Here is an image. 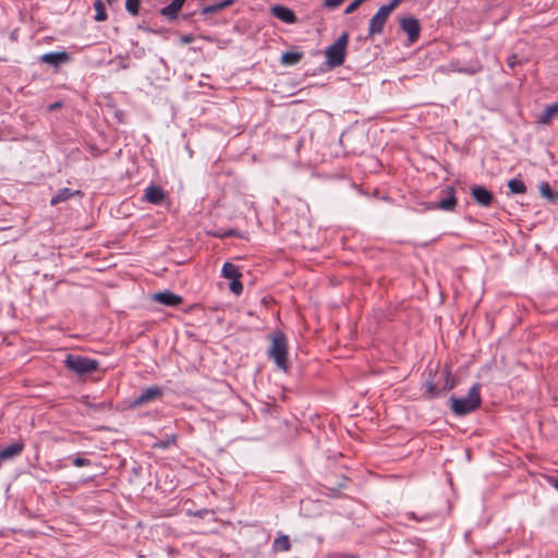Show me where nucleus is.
<instances>
[{
	"instance_id": "obj_12",
	"label": "nucleus",
	"mask_w": 558,
	"mask_h": 558,
	"mask_svg": "<svg viewBox=\"0 0 558 558\" xmlns=\"http://www.w3.org/2000/svg\"><path fill=\"white\" fill-rule=\"evenodd\" d=\"M153 299L167 306H178L183 302L182 296L168 290L155 293Z\"/></svg>"
},
{
	"instance_id": "obj_36",
	"label": "nucleus",
	"mask_w": 558,
	"mask_h": 558,
	"mask_svg": "<svg viewBox=\"0 0 558 558\" xmlns=\"http://www.w3.org/2000/svg\"><path fill=\"white\" fill-rule=\"evenodd\" d=\"M548 481L558 490V477L550 476Z\"/></svg>"
},
{
	"instance_id": "obj_29",
	"label": "nucleus",
	"mask_w": 558,
	"mask_h": 558,
	"mask_svg": "<svg viewBox=\"0 0 558 558\" xmlns=\"http://www.w3.org/2000/svg\"><path fill=\"white\" fill-rule=\"evenodd\" d=\"M229 289L235 295H240L242 293V291H243V284L240 281V278L231 280V282L229 284Z\"/></svg>"
},
{
	"instance_id": "obj_28",
	"label": "nucleus",
	"mask_w": 558,
	"mask_h": 558,
	"mask_svg": "<svg viewBox=\"0 0 558 558\" xmlns=\"http://www.w3.org/2000/svg\"><path fill=\"white\" fill-rule=\"evenodd\" d=\"M175 439H177L175 435L172 434V435L168 436L166 439L155 442L153 445V448L167 449L175 442Z\"/></svg>"
},
{
	"instance_id": "obj_41",
	"label": "nucleus",
	"mask_w": 558,
	"mask_h": 558,
	"mask_svg": "<svg viewBox=\"0 0 558 558\" xmlns=\"http://www.w3.org/2000/svg\"><path fill=\"white\" fill-rule=\"evenodd\" d=\"M121 116H122V112H120V113L118 112L117 113V117L119 118L120 121H121Z\"/></svg>"
},
{
	"instance_id": "obj_21",
	"label": "nucleus",
	"mask_w": 558,
	"mask_h": 558,
	"mask_svg": "<svg viewBox=\"0 0 558 558\" xmlns=\"http://www.w3.org/2000/svg\"><path fill=\"white\" fill-rule=\"evenodd\" d=\"M441 377L444 378V384L441 385V390L446 393L451 390L456 386V379L451 376V372L448 366L445 367Z\"/></svg>"
},
{
	"instance_id": "obj_9",
	"label": "nucleus",
	"mask_w": 558,
	"mask_h": 558,
	"mask_svg": "<svg viewBox=\"0 0 558 558\" xmlns=\"http://www.w3.org/2000/svg\"><path fill=\"white\" fill-rule=\"evenodd\" d=\"M70 59V54L65 51L48 52L39 58L40 62L52 66H59L61 64L68 63Z\"/></svg>"
},
{
	"instance_id": "obj_24",
	"label": "nucleus",
	"mask_w": 558,
	"mask_h": 558,
	"mask_svg": "<svg viewBox=\"0 0 558 558\" xmlns=\"http://www.w3.org/2000/svg\"><path fill=\"white\" fill-rule=\"evenodd\" d=\"M539 193L543 197L553 203H556V193L547 182H544L539 185Z\"/></svg>"
},
{
	"instance_id": "obj_43",
	"label": "nucleus",
	"mask_w": 558,
	"mask_h": 558,
	"mask_svg": "<svg viewBox=\"0 0 558 558\" xmlns=\"http://www.w3.org/2000/svg\"><path fill=\"white\" fill-rule=\"evenodd\" d=\"M121 153V149H118V151L114 153V155H119Z\"/></svg>"
},
{
	"instance_id": "obj_35",
	"label": "nucleus",
	"mask_w": 558,
	"mask_h": 558,
	"mask_svg": "<svg viewBox=\"0 0 558 558\" xmlns=\"http://www.w3.org/2000/svg\"><path fill=\"white\" fill-rule=\"evenodd\" d=\"M194 39V37L192 35H184L182 38H181V41L184 43V44H190L192 43Z\"/></svg>"
},
{
	"instance_id": "obj_37",
	"label": "nucleus",
	"mask_w": 558,
	"mask_h": 558,
	"mask_svg": "<svg viewBox=\"0 0 558 558\" xmlns=\"http://www.w3.org/2000/svg\"><path fill=\"white\" fill-rule=\"evenodd\" d=\"M58 108H61V102H54L49 106L50 111L57 110Z\"/></svg>"
},
{
	"instance_id": "obj_32",
	"label": "nucleus",
	"mask_w": 558,
	"mask_h": 558,
	"mask_svg": "<svg viewBox=\"0 0 558 558\" xmlns=\"http://www.w3.org/2000/svg\"><path fill=\"white\" fill-rule=\"evenodd\" d=\"M402 1L403 0H391L388 4L381 7L385 8L389 13H392Z\"/></svg>"
},
{
	"instance_id": "obj_6",
	"label": "nucleus",
	"mask_w": 558,
	"mask_h": 558,
	"mask_svg": "<svg viewBox=\"0 0 558 558\" xmlns=\"http://www.w3.org/2000/svg\"><path fill=\"white\" fill-rule=\"evenodd\" d=\"M400 28L408 35L409 44L416 43L421 34V25L417 19L405 16L400 19Z\"/></svg>"
},
{
	"instance_id": "obj_16",
	"label": "nucleus",
	"mask_w": 558,
	"mask_h": 558,
	"mask_svg": "<svg viewBox=\"0 0 558 558\" xmlns=\"http://www.w3.org/2000/svg\"><path fill=\"white\" fill-rule=\"evenodd\" d=\"M557 116H558V101L555 104H551L545 108V110L538 118V122L543 123V124H548Z\"/></svg>"
},
{
	"instance_id": "obj_30",
	"label": "nucleus",
	"mask_w": 558,
	"mask_h": 558,
	"mask_svg": "<svg viewBox=\"0 0 558 558\" xmlns=\"http://www.w3.org/2000/svg\"><path fill=\"white\" fill-rule=\"evenodd\" d=\"M221 11L218 3L204 7L201 11L202 15H209Z\"/></svg>"
},
{
	"instance_id": "obj_42",
	"label": "nucleus",
	"mask_w": 558,
	"mask_h": 558,
	"mask_svg": "<svg viewBox=\"0 0 558 558\" xmlns=\"http://www.w3.org/2000/svg\"><path fill=\"white\" fill-rule=\"evenodd\" d=\"M555 193H556V202H558V191L557 192L555 191Z\"/></svg>"
},
{
	"instance_id": "obj_17",
	"label": "nucleus",
	"mask_w": 558,
	"mask_h": 558,
	"mask_svg": "<svg viewBox=\"0 0 558 558\" xmlns=\"http://www.w3.org/2000/svg\"><path fill=\"white\" fill-rule=\"evenodd\" d=\"M221 275L223 278L230 279V280L242 277V274L240 272L239 267L230 262H227L223 264L222 269H221Z\"/></svg>"
},
{
	"instance_id": "obj_13",
	"label": "nucleus",
	"mask_w": 558,
	"mask_h": 558,
	"mask_svg": "<svg viewBox=\"0 0 558 558\" xmlns=\"http://www.w3.org/2000/svg\"><path fill=\"white\" fill-rule=\"evenodd\" d=\"M165 198V193L158 185H150L145 191V199L150 204H160Z\"/></svg>"
},
{
	"instance_id": "obj_22",
	"label": "nucleus",
	"mask_w": 558,
	"mask_h": 558,
	"mask_svg": "<svg viewBox=\"0 0 558 558\" xmlns=\"http://www.w3.org/2000/svg\"><path fill=\"white\" fill-rule=\"evenodd\" d=\"M107 144L108 142H101V146H98L94 142H86V148L93 155V157H99L102 153H107L109 150Z\"/></svg>"
},
{
	"instance_id": "obj_40",
	"label": "nucleus",
	"mask_w": 558,
	"mask_h": 558,
	"mask_svg": "<svg viewBox=\"0 0 558 558\" xmlns=\"http://www.w3.org/2000/svg\"><path fill=\"white\" fill-rule=\"evenodd\" d=\"M108 2V4H113L117 0H106Z\"/></svg>"
},
{
	"instance_id": "obj_3",
	"label": "nucleus",
	"mask_w": 558,
	"mask_h": 558,
	"mask_svg": "<svg viewBox=\"0 0 558 558\" xmlns=\"http://www.w3.org/2000/svg\"><path fill=\"white\" fill-rule=\"evenodd\" d=\"M349 34L342 33L325 51L326 63L330 69L341 66L345 61Z\"/></svg>"
},
{
	"instance_id": "obj_20",
	"label": "nucleus",
	"mask_w": 558,
	"mask_h": 558,
	"mask_svg": "<svg viewBox=\"0 0 558 558\" xmlns=\"http://www.w3.org/2000/svg\"><path fill=\"white\" fill-rule=\"evenodd\" d=\"M291 548V542L288 535H279L272 543L274 551H288Z\"/></svg>"
},
{
	"instance_id": "obj_19",
	"label": "nucleus",
	"mask_w": 558,
	"mask_h": 558,
	"mask_svg": "<svg viewBox=\"0 0 558 558\" xmlns=\"http://www.w3.org/2000/svg\"><path fill=\"white\" fill-rule=\"evenodd\" d=\"M81 191H71L68 187L59 190V192L51 198L50 204L57 205L61 202L68 201L71 198L74 194H81Z\"/></svg>"
},
{
	"instance_id": "obj_8",
	"label": "nucleus",
	"mask_w": 558,
	"mask_h": 558,
	"mask_svg": "<svg viewBox=\"0 0 558 558\" xmlns=\"http://www.w3.org/2000/svg\"><path fill=\"white\" fill-rule=\"evenodd\" d=\"M471 196L477 205L483 207H489L495 199L494 194L483 185L471 186Z\"/></svg>"
},
{
	"instance_id": "obj_15",
	"label": "nucleus",
	"mask_w": 558,
	"mask_h": 558,
	"mask_svg": "<svg viewBox=\"0 0 558 558\" xmlns=\"http://www.w3.org/2000/svg\"><path fill=\"white\" fill-rule=\"evenodd\" d=\"M442 395H445V392L441 390V387H439V381L427 380L425 383L424 396L426 399H434Z\"/></svg>"
},
{
	"instance_id": "obj_25",
	"label": "nucleus",
	"mask_w": 558,
	"mask_h": 558,
	"mask_svg": "<svg viewBox=\"0 0 558 558\" xmlns=\"http://www.w3.org/2000/svg\"><path fill=\"white\" fill-rule=\"evenodd\" d=\"M94 9H95V20L98 21V22H101V21H105L107 20V13H106V8H105V4L101 0H96L94 2Z\"/></svg>"
},
{
	"instance_id": "obj_1",
	"label": "nucleus",
	"mask_w": 558,
	"mask_h": 558,
	"mask_svg": "<svg viewBox=\"0 0 558 558\" xmlns=\"http://www.w3.org/2000/svg\"><path fill=\"white\" fill-rule=\"evenodd\" d=\"M481 385L474 384L469 393L464 398H457L454 396L450 397L451 411L458 415L463 416L475 410H477L482 404V398L480 393Z\"/></svg>"
},
{
	"instance_id": "obj_18",
	"label": "nucleus",
	"mask_w": 558,
	"mask_h": 558,
	"mask_svg": "<svg viewBox=\"0 0 558 558\" xmlns=\"http://www.w3.org/2000/svg\"><path fill=\"white\" fill-rule=\"evenodd\" d=\"M303 58L302 52L287 51L283 52L280 59L281 64L291 66L299 63Z\"/></svg>"
},
{
	"instance_id": "obj_26",
	"label": "nucleus",
	"mask_w": 558,
	"mask_h": 558,
	"mask_svg": "<svg viewBox=\"0 0 558 558\" xmlns=\"http://www.w3.org/2000/svg\"><path fill=\"white\" fill-rule=\"evenodd\" d=\"M210 234L218 239H225V238H229V236H240L235 229H227V230L219 229V230L211 232Z\"/></svg>"
},
{
	"instance_id": "obj_7",
	"label": "nucleus",
	"mask_w": 558,
	"mask_h": 558,
	"mask_svg": "<svg viewBox=\"0 0 558 558\" xmlns=\"http://www.w3.org/2000/svg\"><path fill=\"white\" fill-rule=\"evenodd\" d=\"M163 395L162 388L159 386H150L142 391L131 403L132 407L137 408L142 407L146 403H149L151 401H155L159 398H161Z\"/></svg>"
},
{
	"instance_id": "obj_33",
	"label": "nucleus",
	"mask_w": 558,
	"mask_h": 558,
	"mask_svg": "<svg viewBox=\"0 0 558 558\" xmlns=\"http://www.w3.org/2000/svg\"><path fill=\"white\" fill-rule=\"evenodd\" d=\"M344 0H325L324 7L328 9H336L338 8Z\"/></svg>"
},
{
	"instance_id": "obj_2",
	"label": "nucleus",
	"mask_w": 558,
	"mask_h": 558,
	"mask_svg": "<svg viewBox=\"0 0 558 558\" xmlns=\"http://www.w3.org/2000/svg\"><path fill=\"white\" fill-rule=\"evenodd\" d=\"M270 345L268 348V357L274 360L275 364L279 369H288V341L286 335L277 330L269 335Z\"/></svg>"
},
{
	"instance_id": "obj_10",
	"label": "nucleus",
	"mask_w": 558,
	"mask_h": 558,
	"mask_svg": "<svg viewBox=\"0 0 558 558\" xmlns=\"http://www.w3.org/2000/svg\"><path fill=\"white\" fill-rule=\"evenodd\" d=\"M446 193V197L436 202L433 208L441 209V210H453L457 206V197L454 195V189L452 186H447L442 190Z\"/></svg>"
},
{
	"instance_id": "obj_31",
	"label": "nucleus",
	"mask_w": 558,
	"mask_h": 558,
	"mask_svg": "<svg viewBox=\"0 0 558 558\" xmlns=\"http://www.w3.org/2000/svg\"><path fill=\"white\" fill-rule=\"evenodd\" d=\"M73 464L77 468L86 466L90 464V461L86 458L76 457L73 460Z\"/></svg>"
},
{
	"instance_id": "obj_5",
	"label": "nucleus",
	"mask_w": 558,
	"mask_h": 558,
	"mask_svg": "<svg viewBox=\"0 0 558 558\" xmlns=\"http://www.w3.org/2000/svg\"><path fill=\"white\" fill-rule=\"evenodd\" d=\"M389 13L385 8L380 7L378 11L372 16L368 24L367 38H373L377 34H381L385 24L388 21Z\"/></svg>"
},
{
	"instance_id": "obj_27",
	"label": "nucleus",
	"mask_w": 558,
	"mask_h": 558,
	"mask_svg": "<svg viewBox=\"0 0 558 558\" xmlns=\"http://www.w3.org/2000/svg\"><path fill=\"white\" fill-rule=\"evenodd\" d=\"M140 5H141V0H126L125 1L126 11L133 16L138 15Z\"/></svg>"
},
{
	"instance_id": "obj_38",
	"label": "nucleus",
	"mask_w": 558,
	"mask_h": 558,
	"mask_svg": "<svg viewBox=\"0 0 558 558\" xmlns=\"http://www.w3.org/2000/svg\"><path fill=\"white\" fill-rule=\"evenodd\" d=\"M209 511L207 509H204V510H199L195 513V515L199 517V518H203L204 514L208 513Z\"/></svg>"
},
{
	"instance_id": "obj_4",
	"label": "nucleus",
	"mask_w": 558,
	"mask_h": 558,
	"mask_svg": "<svg viewBox=\"0 0 558 558\" xmlns=\"http://www.w3.org/2000/svg\"><path fill=\"white\" fill-rule=\"evenodd\" d=\"M64 364L80 376L92 374L98 368L96 360L74 354H68Z\"/></svg>"
},
{
	"instance_id": "obj_39",
	"label": "nucleus",
	"mask_w": 558,
	"mask_h": 558,
	"mask_svg": "<svg viewBox=\"0 0 558 558\" xmlns=\"http://www.w3.org/2000/svg\"><path fill=\"white\" fill-rule=\"evenodd\" d=\"M508 64H509V66H511V68H513V66H514V64H515V57H514V56H513V57H511V58H509V60H508Z\"/></svg>"
},
{
	"instance_id": "obj_23",
	"label": "nucleus",
	"mask_w": 558,
	"mask_h": 558,
	"mask_svg": "<svg viewBox=\"0 0 558 558\" xmlns=\"http://www.w3.org/2000/svg\"><path fill=\"white\" fill-rule=\"evenodd\" d=\"M508 187L512 194H523L526 192L525 184L521 180H518V179H511L508 182Z\"/></svg>"
},
{
	"instance_id": "obj_34",
	"label": "nucleus",
	"mask_w": 558,
	"mask_h": 558,
	"mask_svg": "<svg viewBox=\"0 0 558 558\" xmlns=\"http://www.w3.org/2000/svg\"><path fill=\"white\" fill-rule=\"evenodd\" d=\"M233 3H234V0H223V1L219 2L218 4H219L220 10H223L226 8L231 7Z\"/></svg>"
},
{
	"instance_id": "obj_14",
	"label": "nucleus",
	"mask_w": 558,
	"mask_h": 558,
	"mask_svg": "<svg viewBox=\"0 0 558 558\" xmlns=\"http://www.w3.org/2000/svg\"><path fill=\"white\" fill-rule=\"evenodd\" d=\"M185 0H173L168 5L163 7L160 10V13L166 16L168 20L177 19L179 11L182 9Z\"/></svg>"
},
{
	"instance_id": "obj_11",
	"label": "nucleus",
	"mask_w": 558,
	"mask_h": 558,
	"mask_svg": "<svg viewBox=\"0 0 558 558\" xmlns=\"http://www.w3.org/2000/svg\"><path fill=\"white\" fill-rule=\"evenodd\" d=\"M271 14L287 24H293L296 22L295 13L288 7L276 4L270 8Z\"/></svg>"
}]
</instances>
